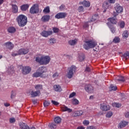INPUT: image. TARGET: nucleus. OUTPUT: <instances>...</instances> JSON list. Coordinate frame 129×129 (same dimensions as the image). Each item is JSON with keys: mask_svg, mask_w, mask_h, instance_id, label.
I'll return each instance as SVG.
<instances>
[{"mask_svg": "<svg viewBox=\"0 0 129 129\" xmlns=\"http://www.w3.org/2000/svg\"><path fill=\"white\" fill-rule=\"evenodd\" d=\"M19 125L21 129H29L28 125L23 122L19 123Z\"/></svg>", "mask_w": 129, "mask_h": 129, "instance_id": "nucleus-23", "label": "nucleus"}, {"mask_svg": "<svg viewBox=\"0 0 129 129\" xmlns=\"http://www.w3.org/2000/svg\"><path fill=\"white\" fill-rule=\"evenodd\" d=\"M79 5H83L86 8H89L90 7V2L88 1L84 0L82 2H80Z\"/></svg>", "mask_w": 129, "mask_h": 129, "instance_id": "nucleus-16", "label": "nucleus"}, {"mask_svg": "<svg viewBox=\"0 0 129 129\" xmlns=\"http://www.w3.org/2000/svg\"><path fill=\"white\" fill-rule=\"evenodd\" d=\"M110 7V4L107 2H104L103 3V9H104L105 10L104 11V13H105L106 12V10L108 9Z\"/></svg>", "mask_w": 129, "mask_h": 129, "instance_id": "nucleus-18", "label": "nucleus"}, {"mask_svg": "<svg viewBox=\"0 0 129 129\" xmlns=\"http://www.w3.org/2000/svg\"><path fill=\"white\" fill-rule=\"evenodd\" d=\"M53 90L56 92H61L62 91V87L59 85H54L53 86Z\"/></svg>", "mask_w": 129, "mask_h": 129, "instance_id": "nucleus-17", "label": "nucleus"}, {"mask_svg": "<svg viewBox=\"0 0 129 129\" xmlns=\"http://www.w3.org/2000/svg\"><path fill=\"white\" fill-rule=\"evenodd\" d=\"M16 94H16V91H12L11 95V98H12V99L15 98L16 97Z\"/></svg>", "mask_w": 129, "mask_h": 129, "instance_id": "nucleus-39", "label": "nucleus"}, {"mask_svg": "<svg viewBox=\"0 0 129 129\" xmlns=\"http://www.w3.org/2000/svg\"><path fill=\"white\" fill-rule=\"evenodd\" d=\"M43 13H50V8L49 7H46L44 10H43Z\"/></svg>", "mask_w": 129, "mask_h": 129, "instance_id": "nucleus-44", "label": "nucleus"}, {"mask_svg": "<svg viewBox=\"0 0 129 129\" xmlns=\"http://www.w3.org/2000/svg\"><path fill=\"white\" fill-rule=\"evenodd\" d=\"M108 22H110V23H111V24H113V25H114V24H116V23H117V19H116L115 17L108 18Z\"/></svg>", "mask_w": 129, "mask_h": 129, "instance_id": "nucleus-20", "label": "nucleus"}, {"mask_svg": "<svg viewBox=\"0 0 129 129\" xmlns=\"http://www.w3.org/2000/svg\"><path fill=\"white\" fill-rule=\"evenodd\" d=\"M61 109L62 111H68V112H71V111H72V109L68 108L65 105H63L62 106H61Z\"/></svg>", "mask_w": 129, "mask_h": 129, "instance_id": "nucleus-26", "label": "nucleus"}, {"mask_svg": "<svg viewBox=\"0 0 129 129\" xmlns=\"http://www.w3.org/2000/svg\"><path fill=\"white\" fill-rule=\"evenodd\" d=\"M76 95V93L75 92H73L72 93L70 96H69V98H72L73 97H74Z\"/></svg>", "mask_w": 129, "mask_h": 129, "instance_id": "nucleus-53", "label": "nucleus"}, {"mask_svg": "<svg viewBox=\"0 0 129 129\" xmlns=\"http://www.w3.org/2000/svg\"><path fill=\"white\" fill-rule=\"evenodd\" d=\"M96 45H97V43L91 40H89L85 41V43L83 46L84 49H85L86 50H88V49L94 48V47H95Z\"/></svg>", "mask_w": 129, "mask_h": 129, "instance_id": "nucleus-3", "label": "nucleus"}, {"mask_svg": "<svg viewBox=\"0 0 129 129\" xmlns=\"http://www.w3.org/2000/svg\"><path fill=\"white\" fill-rule=\"evenodd\" d=\"M109 4H114L115 0H109Z\"/></svg>", "mask_w": 129, "mask_h": 129, "instance_id": "nucleus-62", "label": "nucleus"}, {"mask_svg": "<svg viewBox=\"0 0 129 129\" xmlns=\"http://www.w3.org/2000/svg\"><path fill=\"white\" fill-rule=\"evenodd\" d=\"M114 9L115 11L113 12V17H117L118 16V14H120V13H122L123 12V8L120 6V5L118 4H116L114 5Z\"/></svg>", "mask_w": 129, "mask_h": 129, "instance_id": "nucleus-4", "label": "nucleus"}, {"mask_svg": "<svg viewBox=\"0 0 129 129\" xmlns=\"http://www.w3.org/2000/svg\"><path fill=\"white\" fill-rule=\"evenodd\" d=\"M19 55H26L29 53V49L27 48H21L18 51Z\"/></svg>", "mask_w": 129, "mask_h": 129, "instance_id": "nucleus-12", "label": "nucleus"}, {"mask_svg": "<svg viewBox=\"0 0 129 129\" xmlns=\"http://www.w3.org/2000/svg\"><path fill=\"white\" fill-rule=\"evenodd\" d=\"M51 58L48 55L43 56H38L36 57L35 61L38 62L40 64H42V65H47V64H49Z\"/></svg>", "mask_w": 129, "mask_h": 129, "instance_id": "nucleus-1", "label": "nucleus"}, {"mask_svg": "<svg viewBox=\"0 0 129 129\" xmlns=\"http://www.w3.org/2000/svg\"><path fill=\"white\" fill-rule=\"evenodd\" d=\"M110 88L112 89V90H113L114 91H115V90H116L117 89L116 86H114L113 85H110Z\"/></svg>", "mask_w": 129, "mask_h": 129, "instance_id": "nucleus-55", "label": "nucleus"}, {"mask_svg": "<svg viewBox=\"0 0 129 129\" xmlns=\"http://www.w3.org/2000/svg\"><path fill=\"white\" fill-rule=\"evenodd\" d=\"M88 23H89V21L88 22H86L84 24V25L83 26L84 28H88V27H89V25L88 24Z\"/></svg>", "mask_w": 129, "mask_h": 129, "instance_id": "nucleus-58", "label": "nucleus"}, {"mask_svg": "<svg viewBox=\"0 0 129 129\" xmlns=\"http://www.w3.org/2000/svg\"><path fill=\"white\" fill-rule=\"evenodd\" d=\"M113 42L116 43H119V42H120V39L119 38V37H115L113 40Z\"/></svg>", "mask_w": 129, "mask_h": 129, "instance_id": "nucleus-38", "label": "nucleus"}, {"mask_svg": "<svg viewBox=\"0 0 129 129\" xmlns=\"http://www.w3.org/2000/svg\"><path fill=\"white\" fill-rule=\"evenodd\" d=\"M123 57L125 58V59H127V58H129V52H126L123 55Z\"/></svg>", "mask_w": 129, "mask_h": 129, "instance_id": "nucleus-49", "label": "nucleus"}, {"mask_svg": "<svg viewBox=\"0 0 129 129\" xmlns=\"http://www.w3.org/2000/svg\"><path fill=\"white\" fill-rule=\"evenodd\" d=\"M73 104L75 105H77V104H79V101L77 100V99H74L73 100Z\"/></svg>", "mask_w": 129, "mask_h": 129, "instance_id": "nucleus-42", "label": "nucleus"}, {"mask_svg": "<svg viewBox=\"0 0 129 129\" xmlns=\"http://www.w3.org/2000/svg\"><path fill=\"white\" fill-rule=\"evenodd\" d=\"M50 20V15H45L41 18V21L43 22H49Z\"/></svg>", "mask_w": 129, "mask_h": 129, "instance_id": "nucleus-24", "label": "nucleus"}, {"mask_svg": "<svg viewBox=\"0 0 129 129\" xmlns=\"http://www.w3.org/2000/svg\"><path fill=\"white\" fill-rule=\"evenodd\" d=\"M100 109L103 110V111H107L110 109V106L109 105H106V104H101Z\"/></svg>", "mask_w": 129, "mask_h": 129, "instance_id": "nucleus-10", "label": "nucleus"}, {"mask_svg": "<svg viewBox=\"0 0 129 129\" xmlns=\"http://www.w3.org/2000/svg\"><path fill=\"white\" fill-rule=\"evenodd\" d=\"M128 122L125 121H122L118 124V128H122V127H124L126 125H127Z\"/></svg>", "mask_w": 129, "mask_h": 129, "instance_id": "nucleus-19", "label": "nucleus"}, {"mask_svg": "<svg viewBox=\"0 0 129 129\" xmlns=\"http://www.w3.org/2000/svg\"><path fill=\"white\" fill-rule=\"evenodd\" d=\"M12 12L14 14H16V13H18V6L16 5H12Z\"/></svg>", "mask_w": 129, "mask_h": 129, "instance_id": "nucleus-31", "label": "nucleus"}, {"mask_svg": "<svg viewBox=\"0 0 129 129\" xmlns=\"http://www.w3.org/2000/svg\"><path fill=\"white\" fill-rule=\"evenodd\" d=\"M87 129H96V127L93 125L88 126Z\"/></svg>", "mask_w": 129, "mask_h": 129, "instance_id": "nucleus-59", "label": "nucleus"}, {"mask_svg": "<svg viewBox=\"0 0 129 129\" xmlns=\"http://www.w3.org/2000/svg\"><path fill=\"white\" fill-rule=\"evenodd\" d=\"M22 11H27L29 9V5L28 4L23 5L21 7Z\"/></svg>", "mask_w": 129, "mask_h": 129, "instance_id": "nucleus-33", "label": "nucleus"}, {"mask_svg": "<svg viewBox=\"0 0 129 129\" xmlns=\"http://www.w3.org/2000/svg\"><path fill=\"white\" fill-rule=\"evenodd\" d=\"M51 103L52 104H54V105H59V103L56 101L51 100Z\"/></svg>", "mask_w": 129, "mask_h": 129, "instance_id": "nucleus-56", "label": "nucleus"}, {"mask_svg": "<svg viewBox=\"0 0 129 129\" xmlns=\"http://www.w3.org/2000/svg\"><path fill=\"white\" fill-rule=\"evenodd\" d=\"M59 10H60V11H64V10H65V5H61L59 7Z\"/></svg>", "mask_w": 129, "mask_h": 129, "instance_id": "nucleus-54", "label": "nucleus"}, {"mask_svg": "<svg viewBox=\"0 0 129 129\" xmlns=\"http://www.w3.org/2000/svg\"><path fill=\"white\" fill-rule=\"evenodd\" d=\"M125 117L129 118V112H127L126 113H125Z\"/></svg>", "mask_w": 129, "mask_h": 129, "instance_id": "nucleus-64", "label": "nucleus"}, {"mask_svg": "<svg viewBox=\"0 0 129 129\" xmlns=\"http://www.w3.org/2000/svg\"><path fill=\"white\" fill-rule=\"evenodd\" d=\"M112 106L114 107H120L121 106V105L120 103H112Z\"/></svg>", "mask_w": 129, "mask_h": 129, "instance_id": "nucleus-41", "label": "nucleus"}, {"mask_svg": "<svg viewBox=\"0 0 129 129\" xmlns=\"http://www.w3.org/2000/svg\"><path fill=\"white\" fill-rule=\"evenodd\" d=\"M9 121L10 123H15V122H16V119L14 117L10 118Z\"/></svg>", "mask_w": 129, "mask_h": 129, "instance_id": "nucleus-48", "label": "nucleus"}, {"mask_svg": "<svg viewBox=\"0 0 129 129\" xmlns=\"http://www.w3.org/2000/svg\"><path fill=\"white\" fill-rule=\"evenodd\" d=\"M85 58V56H84V54L82 53L79 55L78 60L80 62H82V61H83Z\"/></svg>", "mask_w": 129, "mask_h": 129, "instance_id": "nucleus-36", "label": "nucleus"}, {"mask_svg": "<svg viewBox=\"0 0 129 129\" xmlns=\"http://www.w3.org/2000/svg\"><path fill=\"white\" fill-rule=\"evenodd\" d=\"M109 28L110 29V31L112 34H114L115 33V27L113 26H110Z\"/></svg>", "mask_w": 129, "mask_h": 129, "instance_id": "nucleus-46", "label": "nucleus"}, {"mask_svg": "<svg viewBox=\"0 0 129 129\" xmlns=\"http://www.w3.org/2000/svg\"><path fill=\"white\" fill-rule=\"evenodd\" d=\"M83 114V111H77L73 113V116H80V115H82Z\"/></svg>", "mask_w": 129, "mask_h": 129, "instance_id": "nucleus-25", "label": "nucleus"}, {"mask_svg": "<svg viewBox=\"0 0 129 129\" xmlns=\"http://www.w3.org/2000/svg\"><path fill=\"white\" fill-rule=\"evenodd\" d=\"M67 17V13L65 12H60L57 13L55 16V19H65Z\"/></svg>", "mask_w": 129, "mask_h": 129, "instance_id": "nucleus-7", "label": "nucleus"}, {"mask_svg": "<svg viewBox=\"0 0 129 129\" xmlns=\"http://www.w3.org/2000/svg\"><path fill=\"white\" fill-rule=\"evenodd\" d=\"M125 25V24L124 23V22L121 21L120 23V28H121L122 29L124 28Z\"/></svg>", "mask_w": 129, "mask_h": 129, "instance_id": "nucleus-52", "label": "nucleus"}, {"mask_svg": "<svg viewBox=\"0 0 129 129\" xmlns=\"http://www.w3.org/2000/svg\"><path fill=\"white\" fill-rule=\"evenodd\" d=\"M53 31V33H59V31H60V29L59 28H56V27H53L52 29Z\"/></svg>", "mask_w": 129, "mask_h": 129, "instance_id": "nucleus-47", "label": "nucleus"}, {"mask_svg": "<svg viewBox=\"0 0 129 129\" xmlns=\"http://www.w3.org/2000/svg\"><path fill=\"white\" fill-rule=\"evenodd\" d=\"M77 129H85V127L83 126H80L77 128Z\"/></svg>", "mask_w": 129, "mask_h": 129, "instance_id": "nucleus-63", "label": "nucleus"}, {"mask_svg": "<svg viewBox=\"0 0 129 129\" xmlns=\"http://www.w3.org/2000/svg\"><path fill=\"white\" fill-rule=\"evenodd\" d=\"M18 55H20V54H19V52H18V53H13L12 54V56H13V57H16V56H18Z\"/></svg>", "mask_w": 129, "mask_h": 129, "instance_id": "nucleus-60", "label": "nucleus"}, {"mask_svg": "<svg viewBox=\"0 0 129 129\" xmlns=\"http://www.w3.org/2000/svg\"><path fill=\"white\" fill-rule=\"evenodd\" d=\"M118 81H121V82H124L125 81V79H124V77L119 76L115 78V82H118Z\"/></svg>", "mask_w": 129, "mask_h": 129, "instance_id": "nucleus-22", "label": "nucleus"}, {"mask_svg": "<svg viewBox=\"0 0 129 129\" xmlns=\"http://www.w3.org/2000/svg\"><path fill=\"white\" fill-rule=\"evenodd\" d=\"M31 71H32V69L30 67H24L22 68V72L24 75L29 74Z\"/></svg>", "mask_w": 129, "mask_h": 129, "instance_id": "nucleus-8", "label": "nucleus"}, {"mask_svg": "<svg viewBox=\"0 0 129 129\" xmlns=\"http://www.w3.org/2000/svg\"><path fill=\"white\" fill-rule=\"evenodd\" d=\"M7 73L9 75H13L15 73V68L13 66H11L8 67L7 70Z\"/></svg>", "mask_w": 129, "mask_h": 129, "instance_id": "nucleus-11", "label": "nucleus"}, {"mask_svg": "<svg viewBox=\"0 0 129 129\" xmlns=\"http://www.w3.org/2000/svg\"><path fill=\"white\" fill-rule=\"evenodd\" d=\"M35 89L36 91H41L43 89V85L41 84H38L35 86Z\"/></svg>", "mask_w": 129, "mask_h": 129, "instance_id": "nucleus-29", "label": "nucleus"}, {"mask_svg": "<svg viewBox=\"0 0 129 129\" xmlns=\"http://www.w3.org/2000/svg\"><path fill=\"white\" fill-rule=\"evenodd\" d=\"M49 43L51 44V45L55 44V43H56V39L55 38H50L49 39Z\"/></svg>", "mask_w": 129, "mask_h": 129, "instance_id": "nucleus-43", "label": "nucleus"}, {"mask_svg": "<svg viewBox=\"0 0 129 129\" xmlns=\"http://www.w3.org/2000/svg\"><path fill=\"white\" fill-rule=\"evenodd\" d=\"M5 45L6 46V48H8V49H9V50H13L14 49V47L15 45L13 43L11 42H7L5 43Z\"/></svg>", "mask_w": 129, "mask_h": 129, "instance_id": "nucleus-14", "label": "nucleus"}, {"mask_svg": "<svg viewBox=\"0 0 129 129\" xmlns=\"http://www.w3.org/2000/svg\"><path fill=\"white\" fill-rule=\"evenodd\" d=\"M122 37L124 39H126L128 37V31L127 30H125L122 33Z\"/></svg>", "mask_w": 129, "mask_h": 129, "instance_id": "nucleus-34", "label": "nucleus"}, {"mask_svg": "<svg viewBox=\"0 0 129 129\" xmlns=\"http://www.w3.org/2000/svg\"><path fill=\"white\" fill-rule=\"evenodd\" d=\"M85 89L88 93H93V87L91 85H86Z\"/></svg>", "mask_w": 129, "mask_h": 129, "instance_id": "nucleus-13", "label": "nucleus"}, {"mask_svg": "<svg viewBox=\"0 0 129 129\" xmlns=\"http://www.w3.org/2000/svg\"><path fill=\"white\" fill-rule=\"evenodd\" d=\"M16 28L14 27H10L8 28V32L10 33V34H14V33H16Z\"/></svg>", "mask_w": 129, "mask_h": 129, "instance_id": "nucleus-27", "label": "nucleus"}, {"mask_svg": "<svg viewBox=\"0 0 129 129\" xmlns=\"http://www.w3.org/2000/svg\"><path fill=\"white\" fill-rule=\"evenodd\" d=\"M77 42H78V39H71L70 41H69V45H70V46H75V45L77 44Z\"/></svg>", "mask_w": 129, "mask_h": 129, "instance_id": "nucleus-21", "label": "nucleus"}, {"mask_svg": "<svg viewBox=\"0 0 129 129\" xmlns=\"http://www.w3.org/2000/svg\"><path fill=\"white\" fill-rule=\"evenodd\" d=\"M76 67L75 66H72L71 67L68 68V71L67 74V77L69 79H71L72 77H73V75H74V73L76 72Z\"/></svg>", "mask_w": 129, "mask_h": 129, "instance_id": "nucleus-5", "label": "nucleus"}, {"mask_svg": "<svg viewBox=\"0 0 129 129\" xmlns=\"http://www.w3.org/2000/svg\"><path fill=\"white\" fill-rule=\"evenodd\" d=\"M59 76V74L58 73L56 72L52 75V77L54 78H57Z\"/></svg>", "mask_w": 129, "mask_h": 129, "instance_id": "nucleus-57", "label": "nucleus"}, {"mask_svg": "<svg viewBox=\"0 0 129 129\" xmlns=\"http://www.w3.org/2000/svg\"><path fill=\"white\" fill-rule=\"evenodd\" d=\"M85 71H87V72H90V71H91L90 68H89V67H87L86 68Z\"/></svg>", "mask_w": 129, "mask_h": 129, "instance_id": "nucleus-61", "label": "nucleus"}, {"mask_svg": "<svg viewBox=\"0 0 129 129\" xmlns=\"http://www.w3.org/2000/svg\"><path fill=\"white\" fill-rule=\"evenodd\" d=\"M98 19V15H95L92 16V18H91L90 21H89V22L91 23V22H94L96 21Z\"/></svg>", "mask_w": 129, "mask_h": 129, "instance_id": "nucleus-35", "label": "nucleus"}, {"mask_svg": "<svg viewBox=\"0 0 129 129\" xmlns=\"http://www.w3.org/2000/svg\"><path fill=\"white\" fill-rule=\"evenodd\" d=\"M78 11L79 13H82V12H84V8L83 6H79L78 8Z\"/></svg>", "mask_w": 129, "mask_h": 129, "instance_id": "nucleus-40", "label": "nucleus"}, {"mask_svg": "<svg viewBox=\"0 0 129 129\" xmlns=\"http://www.w3.org/2000/svg\"><path fill=\"white\" fill-rule=\"evenodd\" d=\"M39 12V7L38 5L34 4L30 9V13L31 14H37Z\"/></svg>", "mask_w": 129, "mask_h": 129, "instance_id": "nucleus-6", "label": "nucleus"}, {"mask_svg": "<svg viewBox=\"0 0 129 129\" xmlns=\"http://www.w3.org/2000/svg\"><path fill=\"white\" fill-rule=\"evenodd\" d=\"M33 77H42V73L38 70L37 72L33 74Z\"/></svg>", "mask_w": 129, "mask_h": 129, "instance_id": "nucleus-28", "label": "nucleus"}, {"mask_svg": "<svg viewBox=\"0 0 129 129\" xmlns=\"http://www.w3.org/2000/svg\"><path fill=\"white\" fill-rule=\"evenodd\" d=\"M106 117H108L109 118L110 117H111L112 116V113L111 112H108L106 115Z\"/></svg>", "mask_w": 129, "mask_h": 129, "instance_id": "nucleus-51", "label": "nucleus"}, {"mask_svg": "<svg viewBox=\"0 0 129 129\" xmlns=\"http://www.w3.org/2000/svg\"><path fill=\"white\" fill-rule=\"evenodd\" d=\"M16 21L19 27H25L28 23L27 16L24 15H20L18 16L16 19Z\"/></svg>", "mask_w": 129, "mask_h": 129, "instance_id": "nucleus-2", "label": "nucleus"}, {"mask_svg": "<svg viewBox=\"0 0 129 129\" xmlns=\"http://www.w3.org/2000/svg\"><path fill=\"white\" fill-rule=\"evenodd\" d=\"M43 105L44 107H47V106H49V105H50V102L48 101H45L43 102Z\"/></svg>", "mask_w": 129, "mask_h": 129, "instance_id": "nucleus-45", "label": "nucleus"}, {"mask_svg": "<svg viewBox=\"0 0 129 129\" xmlns=\"http://www.w3.org/2000/svg\"><path fill=\"white\" fill-rule=\"evenodd\" d=\"M52 34H53V31H47L44 30L41 32V36H42V37H44V38H47V37H49V36H51Z\"/></svg>", "mask_w": 129, "mask_h": 129, "instance_id": "nucleus-9", "label": "nucleus"}, {"mask_svg": "<svg viewBox=\"0 0 129 129\" xmlns=\"http://www.w3.org/2000/svg\"><path fill=\"white\" fill-rule=\"evenodd\" d=\"M48 126H49L50 128L53 129V128H56L57 127V125L55 124L54 123H50L48 125Z\"/></svg>", "mask_w": 129, "mask_h": 129, "instance_id": "nucleus-37", "label": "nucleus"}, {"mask_svg": "<svg viewBox=\"0 0 129 129\" xmlns=\"http://www.w3.org/2000/svg\"><path fill=\"white\" fill-rule=\"evenodd\" d=\"M39 72L41 73V75H43V73H45V72H47V68L46 67H40L38 69Z\"/></svg>", "mask_w": 129, "mask_h": 129, "instance_id": "nucleus-30", "label": "nucleus"}, {"mask_svg": "<svg viewBox=\"0 0 129 129\" xmlns=\"http://www.w3.org/2000/svg\"><path fill=\"white\" fill-rule=\"evenodd\" d=\"M83 123L84 125H88L89 124V121L88 120H85L83 121Z\"/></svg>", "mask_w": 129, "mask_h": 129, "instance_id": "nucleus-50", "label": "nucleus"}, {"mask_svg": "<svg viewBox=\"0 0 129 129\" xmlns=\"http://www.w3.org/2000/svg\"><path fill=\"white\" fill-rule=\"evenodd\" d=\"M41 94V91H32L31 93V97H37V96H40Z\"/></svg>", "mask_w": 129, "mask_h": 129, "instance_id": "nucleus-15", "label": "nucleus"}, {"mask_svg": "<svg viewBox=\"0 0 129 129\" xmlns=\"http://www.w3.org/2000/svg\"><path fill=\"white\" fill-rule=\"evenodd\" d=\"M61 120L62 119H61V118L59 116H57L54 119V121L55 123H60Z\"/></svg>", "mask_w": 129, "mask_h": 129, "instance_id": "nucleus-32", "label": "nucleus"}]
</instances>
